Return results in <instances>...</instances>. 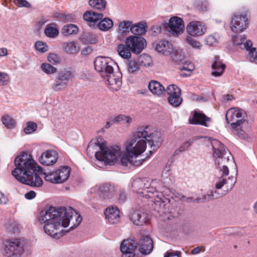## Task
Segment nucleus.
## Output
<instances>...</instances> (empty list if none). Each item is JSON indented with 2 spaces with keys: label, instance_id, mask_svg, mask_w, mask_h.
<instances>
[{
  "label": "nucleus",
  "instance_id": "nucleus-1",
  "mask_svg": "<svg viewBox=\"0 0 257 257\" xmlns=\"http://www.w3.org/2000/svg\"><path fill=\"white\" fill-rule=\"evenodd\" d=\"M38 219L43 227L45 233L49 236L57 237L62 227L71 225L70 229L77 227L82 220V217L72 208H56L51 206L41 210Z\"/></svg>",
  "mask_w": 257,
  "mask_h": 257
},
{
  "label": "nucleus",
  "instance_id": "nucleus-2",
  "mask_svg": "<svg viewBox=\"0 0 257 257\" xmlns=\"http://www.w3.org/2000/svg\"><path fill=\"white\" fill-rule=\"evenodd\" d=\"M162 141L160 132L154 131L148 126L139 127L133 134L132 138L125 143V157H128L133 162L137 160V158L146 150L147 142L152 149L149 151L151 155L160 147ZM145 159L140 160L142 164Z\"/></svg>",
  "mask_w": 257,
  "mask_h": 257
},
{
  "label": "nucleus",
  "instance_id": "nucleus-3",
  "mask_svg": "<svg viewBox=\"0 0 257 257\" xmlns=\"http://www.w3.org/2000/svg\"><path fill=\"white\" fill-rule=\"evenodd\" d=\"M15 169L12 171L13 176L20 182L32 187H40L43 184L39 176L40 167L32 156L23 152L15 160Z\"/></svg>",
  "mask_w": 257,
  "mask_h": 257
},
{
  "label": "nucleus",
  "instance_id": "nucleus-4",
  "mask_svg": "<svg viewBox=\"0 0 257 257\" xmlns=\"http://www.w3.org/2000/svg\"><path fill=\"white\" fill-rule=\"evenodd\" d=\"M211 144L213 149V156L215 159V164L222 173V176L216 181L215 187L216 189L223 187L224 190L221 195H224L232 189L235 183V179L233 177H228L227 179L229 173L228 166L230 163H233V157L225 146L218 140H212Z\"/></svg>",
  "mask_w": 257,
  "mask_h": 257
},
{
  "label": "nucleus",
  "instance_id": "nucleus-5",
  "mask_svg": "<svg viewBox=\"0 0 257 257\" xmlns=\"http://www.w3.org/2000/svg\"><path fill=\"white\" fill-rule=\"evenodd\" d=\"M225 118L227 123L230 124L233 134L242 139L248 138L247 132L250 127L243 110L237 107L230 108L226 113Z\"/></svg>",
  "mask_w": 257,
  "mask_h": 257
},
{
  "label": "nucleus",
  "instance_id": "nucleus-6",
  "mask_svg": "<svg viewBox=\"0 0 257 257\" xmlns=\"http://www.w3.org/2000/svg\"><path fill=\"white\" fill-rule=\"evenodd\" d=\"M95 158L97 160L104 162L105 164L113 165L117 162H120L121 165L127 166L132 164L135 166L142 165L141 160H136L133 162L128 157L122 155L121 148L118 146L107 147L106 144L103 149L99 152H96Z\"/></svg>",
  "mask_w": 257,
  "mask_h": 257
},
{
  "label": "nucleus",
  "instance_id": "nucleus-7",
  "mask_svg": "<svg viewBox=\"0 0 257 257\" xmlns=\"http://www.w3.org/2000/svg\"><path fill=\"white\" fill-rule=\"evenodd\" d=\"M161 182L153 180L151 183L147 179H137L132 183L133 191L140 194L143 199L151 198L153 201L160 202L161 197L159 191H161L160 187Z\"/></svg>",
  "mask_w": 257,
  "mask_h": 257
},
{
  "label": "nucleus",
  "instance_id": "nucleus-8",
  "mask_svg": "<svg viewBox=\"0 0 257 257\" xmlns=\"http://www.w3.org/2000/svg\"><path fill=\"white\" fill-rule=\"evenodd\" d=\"M70 169L67 167H60L51 172L44 173L46 181L54 184L65 182L70 176Z\"/></svg>",
  "mask_w": 257,
  "mask_h": 257
},
{
  "label": "nucleus",
  "instance_id": "nucleus-9",
  "mask_svg": "<svg viewBox=\"0 0 257 257\" xmlns=\"http://www.w3.org/2000/svg\"><path fill=\"white\" fill-rule=\"evenodd\" d=\"M94 65L95 70L103 78L110 73L113 72L115 63L108 57L99 56L95 58Z\"/></svg>",
  "mask_w": 257,
  "mask_h": 257
},
{
  "label": "nucleus",
  "instance_id": "nucleus-10",
  "mask_svg": "<svg viewBox=\"0 0 257 257\" xmlns=\"http://www.w3.org/2000/svg\"><path fill=\"white\" fill-rule=\"evenodd\" d=\"M4 251L9 257H21L25 251V245L18 239L8 240L4 242Z\"/></svg>",
  "mask_w": 257,
  "mask_h": 257
},
{
  "label": "nucleus",
  "instance_id": "nucleus-11",
  "mask_svg": "<svg viewBox=\"0 0 257 257\" xmlns=\"http://www.w3.org/2000/svg\"><path fill=\"white\" fill-rule=\"evenodd\" d=\"M73 77V72L70 70L64 69L60 71L51 84V88L56 92L65 89L67 87L69 80Z\"/></svg>",
  "mask_w": 257,
  "mask_h": 257
},
{
  "label": "nucleus",
  "instance_id": "nucleus-12",
  "mask_svg": "<svg viewBox=\"0 0 257 257\" xmlns=\"http://www.w3.org/2000/svg\"><path fill=\"white\" fill-rule=\"evenodd\" d=\"M117 189L113 186L104 184L97 185L91 190V193L95 194L103 199H108L114 196L116 193Z\"/></svg>",
  "mask_w": 257,
  "mask_h": 257
},
{
  "label": "nucleus",
  "instance_id": "nucleus-13",
  "mask_svg": "<svg viewBox=\"0 0 257 257\" xmlns=\"http://www.w3.org/2000/svg\"><path fill=\"white\" fill-rule=\"evenodd\" d=\"M248 27V18L246 15H235L231 18L230 29L234 33H241Z\"/></svg>",
  "mask_w": 257,
  "mask_h": 257
},
{
  "label": "nucleus",
  "instance_id": "nucleus-14",
  "mask_svg": "<svg viewBox=\"0 0 257 257\" xmlns=\"http://www.w3.org/2000/svg\"><path fill=\"white\" fill-rule=\"evenodd\" d=\"M146 40L141 37L130 36L126 38L125 44L131 49V51L136 53H140L144 49L146 45Z\"/></svg>",
  "mask_w": 257,
  "mask_h": 257
},
{
  "label": "nucleus",
  "instance_id": "nucleus-15",
  "mask_svg": "<svg viewBox=\"0 0 257 257\" xmlns=\"http://www.w3.org/2000/svg\"><path fill=\"white\" fill-rule=\"evenodd\" d=\"M207 27L205 23L197 21L190 22L186 27L187 33L191 36L200 37L206 32Z\"/></svg>",
  "mask_w": 257,
  "mask_h": 257
},
{
  "label": "nucleus",
  "instance_id": "nucleus-16",
  "mask_svg": "<svg viewBox=\"0 0 257 257\" xmlns=\"http://www.w3.org/2000/svg\"><path fill=\"white\" fill-rule=\"evenodd\" d=\"M184 23L183 20L177 17H171L168 23L169 31L174 35H178L182 34L184 30Z\"/></svg>",
  "mask_w": 257,
  "mask_h": 257
},
{
  "label": "nucleus",
  "instance_id": "nucleus-17",
  "mask_svg": "<svg viewBox=\"0 0 257 257\" xmlns=\"http://www.w3.org/2000/svg\"><path fill=\"white\" fill-rule=\"evenodd\" d=\"M121 73L118 71L111 72L103 78L106 81V84L111 89L118 90L121 85Z\"/></svg>",
  "mask_w": 257,
  "mask_h": 257
},
{
  "label": "nucleus",
  "instance_id": "nucleus-18",
  "mask_svg": "<svg viewBox=\"0 0 257 257\" xmlns=\"http://www.w3.org/2000/svg\"><path fill=\"white\" fill-rule=\"evenodd\" d=\"M137 246V243L133 240H124L120 246L122 253L121 257H134Z\"/></svg>",
  "mask_w": 257,
  "mask_h": 257
},
{
  "label": "nucleus",
  "instance_id": "nucleus-19",
  "mask_svg": "<svg viewBox=\"0 0 257 257\" xmlns=\"http://www.w3.org/2000/svg\"><path fill=\"white\" fill-rule=\"evenodd\" d=\"M58 158V153L55 151L47 150L42 154L39 161L42 165L51 166L57 162Z\"/></svg>",
  "mask_w": 257,
  "mask_h": 257
},
{
  "label": "nucleus",
  "instance_id": "nucleus-20",
  "mask_svg": "<svg viewBox=\"0 0 257 257\" xmlns=\"http://www.w3.org/2000/svg\"><path fill=\"white\" fill-rule=\"evenodd\" d=\"M130 219L134 224L138 226H142L149 221L147 214L142 210L134 211L130 215Z\"/></svg>",
  "mask_w": 257,
  "mask_h": 257
},
{
  "label": "nucleus",
  "instance_id": "nucleus-21",
  "mask_svg": "<svg viewBox=\"0 0 257 257\" xmlns=\"http://www.w3.org/2000/svg\"><path fill=\"white\" fill-rule=\"evenodd\" d=\"M105 218L110 224H116L119 221V211L116 207L109 206L104 211Z\"/></svg>",
  "mask_w": 257,
  "mask_h": 257
},
{
  "label": "nucleus",
  "instance_id": "nucleus-22",
  "mask_svg": "<svg viewBox=\"0 0 257 257\" xmlns=\"http://www.w3.org/2000/svg\"><path fill=\"white\" fill-rule=\"evenodd\" d=\"M138 245L140 251L143 254H147L153 250V242L150 237L146 235L140 239Z\"/></svg>",
  "mask_w": 257,
  "mask_h": 257
},
{
  "label": "nucleus",
  "instance_id": "nucleus-23",
  "mask_svg": "<svg viewBox=\"0 0 257 257\" xmlns=\"http://www.w3.org/2000/svg\"><path fill=\"white\" fill-rule=\"evenodd\" d=\"M210 118L197 110L194 111L192 117L189 119L191 124H200L205 126H208L207 122H210Z\"/></svg>",
  "mask_w": 257,
  "mask_h": 257
},
{
  "label": "nucleus",
  "instance_id": "nucleus-24",
  "mask_svg": "<svg viewBox=\"0 0 257 257\" xmlns=\"http://www.w3.org/2000/svg\"><path fill=\"white\" fill-rule=\"evenodd\" d=\"M232 42L234 45L239 46L241 49L247 50L252 46V42L247 40L244 35H235L232 37Z\"/></svg>",
  "mask_w": 257,
  "mask_h": 257
},
{
  "label": "nucleus",
  "instance_id": "nucleus-25",
  "mask_svg": "<svg viewBox=\"0 0 257 257\" xmlns=\"http://www.w3.org/2000/svg\"><path fill=\"white\" fill-rule=\"evenodd\" d=\"M105 141L101 137H98L96 139L91 140L87 148V153H94L102 150L105 144Z\"/></svg>",
  "mask_w": 257,
  "mask_h": 257
},
{
  "label": "nucleus",
  "instance_id": "nucleus-26",
  "mask_svg": "<svg viewBox=\"0 0 257 257\" xmlns=\"http://www.w3.org/2000/svg\"><path fill=\"white\" fill-rule=\"evenodd\" d=\"M132 23V21L128 20L122 21L118 23L117 33L119 40L123 39L131 31Z\"/></svg>",
  "mask_w": 257,
  "mask_h": 257
},
{
  "label": "nucleus",
  "instance_id": "nucleus-27",
  "mask_svg": "<svg viewBox=\"0 0 257 257\" xmlns=\"http://www.w3.org/2000/svg\"><path fill=\"white\" fill-rule=\"evenodd\" d=\"M103 15L93 11H86L83 14V19L88 23L90 27H94L98 22L102 19Z\"/></svg>",
  "mask_w": 257,
  "mask_h": 257
},
{
  "label": "nucleus",
  "instance_id": "nucleus-28",
  "mask_svg": "<svg viewBox=\"0 0 257 257\" xmlns=\"http://www.w3.org/2000/svg\"><path fill=\"white\" fill-rule=\"evenodd\" d=\"M155 50L164 56H168L173 51L172 45L167 41H159L155 46Z\"/></svg>",
  "mask_w": 257,
  "mask_h": 257
},
{
  "label": "nucleus",
  "instance_id": "nucleus-29",
  "mask_svg": "<svg viewBox=\"0 0 257 257\" xmlns=\"http://www.w3.org/2000/svg\"><path fill=\"white\" fill-rule=\"evenodd\" d=\"M148 88L154 95L158 96H161L166 91L164 87L156 80H151L149 83Z\"/></svg>",
  "mask_w": 257,
  "mask_h": 257
},
{
  "label": "nucleus",
  "instance_id": "nucleus-30",
  "mask_svg": "<svg viewBox=\"0 0 257 257\" xmlns=\"http://www.w3.org/2000/svg\"><path fill=\"white\" fill-rule=\"evenodd\" d=\"M225 67L224 64L219 59L216 57L213 64H212V75L215 77L220 76L223 73Z\"/></svg>",
  "mask_w": 257,
  "mask_h": 257
},
{
  "label": "nucleus",
  "instance_id": "nucleus-31",
  "mask_svg": "<svg viewBox=\"0 0 257 257\" xmlns=\"http://www.w3.org/2000/svg\"><path fill=\"white\" fill-rule=\"evenodd\" d=\"M117 51L118 55L122 58L130 59L131 56V50L126 45L120 44L117 45Z\"/></svg>",
  "mask_w": 257,
  "mask_h": 257
},
{
  "label": "nucleus",
  "instance_id": "nucleus-32",
  "mask_svg": "<svg viewBox=\"0 0 257 257\" xmlns=\"http://www.w3.org/2000/svg\"><path fill=\"white\" fill-rule=\"evenodd\" d=\"M113 26V22L111 19L108 18H105L101 19L97 24V27L102 31H107L110 29Z\"/></svg>",
  "mask_w": 257,
  "mask_h": 257
},
{
  "label": "nucleus",
  "instance_id": "nucleus-33",
  "mask_svg": "<svg viewBox=\"0 0 257 257\" xmlns=\"http://www.w3.org/2000/svg\"><path fill=\"white\" fill-rule=\"evenodd\" d=\"M44 32L47 37L52 38L56 37L59 34L58 29L53 23L47 25Z\"/></svg>",
  "mask_w": 257,
  "mask_h": 257
},
{
  "label": "nucleus",
  "instance_id": "nucleus-34",
  "mask_svg": "<svg viewBox=\"0 0 257 257\" xmlns=\"http://www.w3.org/2000/svg\"><path fill=\"white\" fill-rule=\"evenodd\" d=\"M145 23H138L132 24L131 32L136 35H142L145 34L146 31L145 29Z\"/></svg>",
  "mask_w": 257,
  "mask_h": 257
},
{
  "label": "nucleus",
  "instance_id": "nucleus-35",
  "mask_svg": "<svg viewBox=\"0 0 257 257\" xmlns=\"http://www.w3.org/2000/svg\"><path fill=\"white\" fill-rule=\"evenodd\" d=\"M78 31V27L74 24H68L64 26L62 29V33L64 36L76 34Z\"/></svg>",
  "mask_w": 257,
  "mask_h": 257
},
{
  "label": "nucleus",
  "instance_id": "nucleus-36",
  "mask_svg": "<svg viewBox=\"0 0 257 257\" xmlns=\"http://www.w3.org/2000/svg\"><path fill=\"white\" fill-rule=\"evenodd\" d=\"M89 5L93 9L102 11L106 8V2L105 0H89Z\"/></svg>",
  "mask_w": 257,
  "mask_h": 257
},
{
  "label": "nucleus",
  "instance_id": "nucleus-37",
  "mask_svg": "<svg viewBox=\"0 0 257 257\" xmlns=\"http://www.w3.org/2000/svg\"><path fill=\"white\" fill-rule=\"evenodd\" d=\"M127 70L129 73L135 74L140 68V64L134 60H130L126 63Z\"/></svg>",
  "mask_w": 257,
  "mask_h": 257
},
{
  "label": "nucleus",
  "instance_id": "nucleus-38",
  "mask_svg": "<svg viewBox=\"0 0 257 257\" xmlns=\"http://www.w3.org/2000/svg\"><path fill=\"white\" fill-rule=\"evenodd\" d=\"M138 63L140 66L149 67L152 63V60L151 57L146 54L141 55L138 59Z\"/></svg>",
  "mask_w": 257,
  "mask_h": 257
},
{
  "label": "nucleus",
  "instance_id": "nucleus-39",
  "mask_svg": "<svg viewBox=\"0 0 257 257\" xmlns=\"http://www.w3.org/2000/svg\"><path fill=\"white\" fill-rule=\"evenodd\" d=\"M41 70L47 75H52L57 72V69L51 64L43 63L40 66Z\"/></svg>",
  "mask_w": 257,
  "mask_h": 257
},
{
  "label": "nucleus",
  "instance_id": "nucleus-40",
  "mask_svg": "<svg viewBox=\"0 0 257 257\" xmlns=\"http://www.w3.org/2000/svg\"><path fill=\"white\" fill-rule=\"evenodd\" d=\"M169 95V97H172L174 96H179L181 95V90L176 85L172 84L168 86L166 89V91Z\"/></svg>",
  "mask_w": 257,
  "mask_h": 257
},
{
  "label": "nucleus",
  "instance_id": "nucleus-41",
  "mask_svg": "<svg viewBox=\"0 0 257 257\" xmlns=\"http://www.w3.org/2000/svg\"><path fill=\"white\" fill-rule=\"evenodd\" d=\"M6 229L10 232H17L20 230V225L13 220L8 221L5 224Z\"/></svg>",
  "mask_w": 257,
  "mask_h": 257
},
{
  "label": "nucleus",
  "instance_id": "nucleus-42",
  "mask_svg": "<svg viewBox=\"0 0 257 257\" xmlns=\"http://www.w3.org/2000/svg\"><path fill=\"white\" fill-rule=\"evenodd\" d=\"M186 42L193 49L198 50L201 49L202 44L200 43V42L190 36L186 37Z\"/></svg>",
  "mask_w": 257,
  "mask_h": 257
},
{
  "label": "nucleus",
  "instance_id": "nucleus-43",
  "mask_svg": "<svg viewBox=\"0 0 257 257\" xmlns=\"http://www.w3.org/2000/svg\"><path fill=\"white\" fill-rule=\"evenodd\" d=\"M252 46L246 50L247 52V58L251 62L257 63V49Z\"/></svg>",
  "mask_w": 257,
  "mask_h": 257
},
{
  "label": "nucleus",
  "instance_id": "nucleus-44",
  "mask_svg": "<svg viewBox=\"0 0 257 257\" xmlns=\"http://www.w3.org/2000/svg\"><path fill=\"white\" fill-rule=\"evenodd\" d=\"M115 121H116L117 123L123 121L124 123L126 124L127 126H130L133 121V118L130 116L125 115L122 114L115 116Z\"/></svg>",
  "mask_w": 257,
  "mask_h": 257
},
{
  "label": "nucleus",
  "instance_id": "nucleus-45",
  "mask_svg": "<svg viewBox=\"0 0 257 257\" xmlns=\"http://www.w3.org/2000/svg\"><path fill=\"white\" fill-rule=\"evenodd\" d=\"M2 120L3 124L8 128L12 129L16 126V122L15 120L9 116H3Z\"/></svg>",
  "mask_w": 257,
  "mask_h": 257
},
{
  "label": "nucleus",
  "instance_id": "nucleus-46",
  "mask_svg": "<svg viewBox=\"0 0 257 257\" xmlns=\"http://www.w3.org/2000/svg\"><path fill=\"white\" fill-rule=\"evenodd\" d=\"M37 125L33 121H29L26 123V126L24 129V132L26 134H30L37 130Z\"/></svg>",
  "mask_w": 257,
  "mask_h": 257
},
{
  "label": "nucleus",
  "instance_id": "nucleus-47",
  "mask_svg": "<svg viewBox=\"0 0 257 257\" xmlns=\"http://www.w3.org/2000/svg\"><path fill=\"white\" fill-rule=\"evenodd\" d=\"M168 100L169 103L174 107L179 106L182 103L183 100L181 95L169 97Z\"/></svg>",
  "mask_w": 257,
  "mask_h": 257
},
{
  "label": "nucleus",
  "instance_id": "nucleus-48",
  "mask_svg": "<svg viewBox=\"0 0 257 257\" xmlns=\"http://www.w3.org/2000/svg\"><path fill=\"white\" fill-rule=\"evenodd\" d=\"M169 56L175 61H181L184 58V55L181 50H174L173 49L172 52Z\"/></svg>",
  "mask_w": 257,
  "mask_h": 257
},
{
  "label": "nucleus",
  "instance_id": "nucleus-49",
  "mask_svg": "<svg viewBox=\"0 0 257 257\" xmlns=\"http://www.w3.org/2000/svg\"><path fill=\"white\" fill-rule=\"evenodd\" d=\"M48 61L53 65H57L61 62V59L57 54L53 53H50L47 57Z\"/></svg>",
  "mask_w": 257,
  "mask_h": 257
},
{
  "label": "nucleus",
  "instance_id": "nucleus-50",
  "mask_svg": "<svg viewBox=\"0 0 257 257\" xmlns=\"http://www.w3.org/2000/svg\"><path fill=\"white\" fill-rule=\"evenodd\" d=\"M64 49L66 52L70 53H76L78 51L74 42H70L65 44Z\"/></svg>",
  "mask_w": 257,
  "mask_h": 257
},
{
  "label": "nucleus",
  "instance_id": "nucleus-51",
  "mask_svg": "<svg viewBox=\"0 0 257 257\" xmlns=\"http://www.w3.org/2000/svg\"><path fill=\"white\" fill-rule=\"evenodd\" d=\"M219 36L217 34H214L208 36L206 39L207 44L210 46L215 45L218 43Z\"/></svg>",
  "mask_w": 257,
  "mask_h": 257
},
{
  "label": "nucleus",
  "instance_id": "nucleus-52",
  "mask_svg": "<svg viewBox=\"0 0 257 257\" xmlns=\"http://www.w3.org/2000/svg\"><path fill=\"white\" fill-rule=\"evenodd\" d=\"M35 47L37 51L41 53H45L48 50V46L46 44L40 41L36 42Z\"/></svg>",
  "mask_w": 257,
  "mask_h": 257
},
{
  "label": "nucleus",
  "instance_id": "nucleus-53",
  "mask_svg": "<svg viewBox=\"0 0 257 257\" xmlns=\"http://www.w3.org/2000/svg\"><path fill=\"white\" fill-rule=\"evenodd\" d=\"M192 142L190 140L185 142L181 146H180L178 150H177L174 154L175 155L178 154L179 153L184 152L187 150L192 145Z\"/></svg>",
  "mask_w": 257,
  "mask_h": 257
},
{
  "label": "nucleus",
  "instance_id": "nucleus-54",
  "mask_svg": "<svg viewBox=\"0 0 257 257\" xmlns=\"http://www.w3.org/2000/svg\"><path fill=\"white\" fill-rule=\"evenodd\" d=\"M162 190L161 189V191H159V193L160 194V196L161 197V200H160V202H157V201H153V202L155 203V204H156V206H155V209H157V206L158 205L160 206V209H158L157 211L159 213H165V209L163 208V207L165 206V204H164V202L162 201ZM152 202H153L152 201V199L151 198H150Z\"/></svg>",
  "mask_w": 257,
  "mask_h": 257
},
{
  "label": "nucleus",
  "instance_id": "nucleus-55",
  "mask_svg": "<svg viewBox=\"0 0 257 257\" xmlns=\"http://www.w3.org/2000/svg\"><path fill=\"white\" fill-rule=\"evenodd\" d=\"M162 190L161 189V191H159V193L160 194V196L161 197V200H160V202H157V201H153V202L155 203V204H156V206H155V209H157V206L158 205L160 206V209H158L157 211L159 213H165V209L163 208V207L165 206V204H164V202L162 201ZM152 202H153L152 201V199L151 198H150Z\"/></svg>",
  "mask_w": 257,
  "mask_h": 257
},
{
  "label": "nucleus",
  "instance_id": "nucleus-56",
  "mask_svg": "<svg viewBox=\"0 0 257 257\" xmlns=\"http://www.w3.org/2000/svg\"><path fill=\"white\" fill-rule=\"evenodd\" d=\"M15 4L19 8H30L31 4L26 0H14Z\"/></svg>",
  "mask_w": 257,
  "mask_h": 257
},
{
  "label": "nucleus",
  "instance_id": "nucleus-57",
  "mask_svg": "<svg viewBox=\"0 0 257 257\" xmlns=\"http://www.w3.org/2000/svg\"><path fill=\"white\" fill-rule=\"evenodd\" d=\"M9 75L5 72H0V85H5L8 84L9 81Z\"/></svg>",
  "mask_w": 257,
  "mask_h": 257
},
{
  "label": "nucleus",
  "instance_id": "nucleus-58",
  "mask_svg": "<svg viewBox=\"0 0 257 257\" xmlns=\"http://www.w3.org/2000/svg\"><path fill=\"white\" fill-rule=\"evenodd\" d=\"M219 196L218 194H217L216 191H213V190L209 191L206 195H204V198H203L202 201L206 200H210L213 198H217Z\"/></svg>",
  "mask_w": 257,
  "mask_h": 257
},
{
  "label": "nucleus",
  "instance_id": "nucleus-59",
  "mask_svg": "<svg viewBox=\"0 0 257 257\" xmlns=\"http://www.w3.org/2000/svg\"><path fill=\"white\" fill-rule=\"evenodd\" d=\"M115 116L110 117L109 120L106 122L104 127L102 128V131L104 132V128L108 129L111 126V125L112 124L117 123V122L115 121Z\"/></svg>",
  "mask_w": 257,
  "mask_h": 257
},
{
  "label": "nucleus",
  "instance_id": "nucleus-60",
  "mask_svg": "<svg viewBox=\"0 0 257 257\" xmlns=\"http://www.w3.org/2000/svg\"><path fill=\"white\" fill-rule=\"evenodd\" d=\"M194 69V65L192 63H190L188 64H185L181 68L182 71H186L191 72Z\"/></svg>",
  "mask_w": 257,
  "mask_h": 257
},
{
  "label": "nucleus",
  "instance_id": "nucleus-61",
  "mask_svg": "<svg viewBox=\"0 0 257 257\" xmlns=\"http://www.w3.org/2000/svg\"><path fill=\"white\" fill-rule=\"evenodd\" d=\"M9 202L7 196L2 192L0 191V204H7Z\"/></svg>",
  "mask_w": 257,
  "mask_h": 257
},
{
  "label": "nucleus",
  "instance_id": "nucleus-62",
  "mask_svg": "<svg viewBox=\"0 0 257 257\" xmlns=\"http://www.w3.org/2000/svg\"><path fill=\"white\" fill-rule=\"evenodd\" d=\"M47 22V21L44 19H40L36 24V29L38 31L40 30Z\"/></svg>",
  "mask_w": 257,
  "mask_h": 257
},
{
  "label": "nucleus",
  "instance_id": "nucleus-63",
  "mask_svg": "<svg viewBox=\"0 0 257 257\" xmlns=\"http://www.w3.org/2000/svg\"><path fill=\"white\" fill-rule=\"evenodd\" d=\"M181 252L176 251V252H172V251H167L166 254L164 255V257H171L177 256L178 257H180Z\"/></svg>",
  "mask_w": 257,
  "mask_h": 257
},
{
  "label": "nucleus",
  "instance_id": "nucleus-64",
  "mask_svg": "<svg viewBox=\"0 0 257 257\" xmlns=\"http://www.w3.org/2000/svg\"><path fill=\"white\" fill-rule=\"evenodd\" d=\"M92 51V48L90 46H87L82 50L81 54L83 55L86 56L90 54Z\"/></svg>",
  "mask_w": 257,
  "mask_h": 257
}]
</instances>
